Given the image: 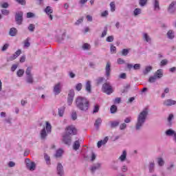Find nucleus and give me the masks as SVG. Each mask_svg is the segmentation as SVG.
<instances>
[{
    "label": "nucleus",
    "instance_id": "f257e3e1",
    "mask_svg": "<svg viewBox=\"0 0 176 176\" xmlns=\"http://www.w3.org/2000/svg\"><path fill=\"white\" fill-rule=\"evenodd\" d=\"M149 115V110L147 108L144 109L138 116V119L135 125L136 131H140L146 122V118Z\"/></svg>",
    "mask_w": 176,
    "mask_h": 176
},
{
    "label": "nucleus",
    "instance_id": "f03ea898",
    "mask_svg": "<svg viewBox=\"0 0 176 176\" xmlns=\"http://www.w3.org/2000/svg\"><path fill=\"white\" fill-rule=\"evenodd\" d=\"M76 107L82 112H87L90 107V102L85 97L78 96L75 100Z\"/></svg>",
    "mask_w": 176,
    "mask_h": 176
},
{
    "label": "nucleus",
    "instance_id": "7ed1b4c3",
    "mask_svg": "<svg viewBox=\"0 0 176 176\" xmlns=\"http://www.w3.org/2000/svg\"><path fill=\"white\" fill-rule=\"evenodd\" d=\"M50 133H52V124L49 122H46L45 127L44 126L40 132L41 140H46L47 134H50Z\"/></svg>",
    "mask_w": 176,
    "mask_h": 176
},
{
    "label": "nucleus",
    "instance_id": "20e7f679",
    "mask_svg": "<svg viewBox=\"0 0 176 176\" xmlns=\"http://www.w3.org/2000/svg\"><path fill=\"white\" fill-rule=\"evenodd\" d=\"M102 91L108 96H109V94H112V93H113V88H112L111 82H107L104 83L102 86Z\"/></svg>",
    "mask_w": 176,
    "mask_h": 176
},
{
    "label": "nucleus",
    "instance_id": "39448f33",
    "mask_svg": "<svg viewBox=\"0 0 176 176\" xmlns=\"http://www.w3.org/2000/svg\"><path fill=\"white\" fill-rule=\"evenodd\" d=\"M32 67H28L26 69L25 74H26V82L29 83V85H32L34 83V76L32 73Z\"/></svg>",
    "mask_w": 176,
    "mask_h": 176
},
{
    "label": "nucleus",
    "instance_id": "423d86ee",
    "mask_svg": "<svg viewBox=\"0 0 176 176\" xmlns=\"http://www.w3.org/2000/svg\"><path fill=\"white\" fill-rule=\"evenodd\" d=\"M25 164L28 170H30V171H35V168H36V164L35 162H31V160L26 158Z\"/></svg>",
    "mask_w": 176,
    "mask_h": 176
},
{
    "label": "nucleus",
    "instance_id": "0eeeda50",
    "mask_svg": "<svg viewBox=\"0 0 176 176\" xmlns=\"http://www.w3.org/2000/svg\"><path fill=\"white\" fill-rule=\"evenodd\" d=\"M23 14H24V12H23L21 11L16 12L15 14V21H16L17 25H21V24H23Z\"/></svg>",
    "mask_w": 176,
    "mask_h": 176
},
{
    "label": "nucleus",
    "instance_id": "6e6552de",
    "mask_svg": "<svg viewBox=\"0 0 176 176\" xmlns=\"http://www.w3.org/2000/svg\"><path fill=\"white\" fill-rule=\"evenodd\" d=\"M74 97H75V90H74V89H71L69 91V93L67 95L68 105H72V102H74Z\"/></svg>",
    "mask_w": 176,
    "mask_h": 176
},
{
    "label": "nucleus",
    "instance_id": "1a4fd4ad",
    "mask_svg": "<svg viewBox=\"0 0 176 176\" xmlns=\"http://www.w3.org/2000/svg\"><path fill=\"white\" fill-rule=\"evenodd\" d=\"M76 133H78V131L76 130V128L74 126H69L66 128V133L67 135H76Z\"/></svg>",
    "mask_w": 176,
    "mask_h": 176
},
{
    "label": "nucleus",
    "instance_id": "9d476101",
    "mask_svg": "<svg viewBox=\"0 0 176 176\" xmlns=\"http://www.w3.org/2000/svg\"><path fill=\"white\" fill-rule=\"evenodd\" d=\"M175 1H172L168 8H167V11L168 13H169V14H175V12H176V8H175Z\"/></svg>",
    "mask_w": 176,
    "mask_h": 176
},
{
    "label": "nucleus",
    "instance_id": "9b49d317",
    "mask_svg": "<svg viewBox=\"0 0 176 176\" xmlns=\"http://www.w3.org/2000/svg\"><path fill=\"white\" fill-rule=\"evenodd\" d=\"M56 174L58 176H64V166L61 163H58L56 166Z\"/></svg>",
    "mask_w": 176,
    "mask_h": 176
},
{
    "label": "nucleus",
    "instance_id": "f8f14e48",
    "mask_svg": "<svg viewBox=\"0 0 176 176\" xmlns=\"http://www.w3.org/2000/svg\"><path fill=\"white\" fill-rule=\"evenodd\" d=\"M53 91L55 96H58L61 93V82H58L54 85Z\"/></svg>",
    "mask_w": 176,
    "mask_h": 176
},
{
    "label": "nucleus",
    "instance_id": "ddd939ff",
    "mask_svg": "<svg viewBox=\"0 0 176 176\" xmlns=\"http://www.w3.org/2000/svg\"><path fill=\"white\" fill-rule=\"evenodd\" d=\"M163 105L164 107H173V105H176V101L173 99H168L163 102Z\"/></svg>",
    "mask_w": 176,
    "mask_h": 176
},
{
    "label": "nucleus",
    "instance_id": "4468645a",
    "mask_svg": "<svg viewBox=\"0 0 176 176\" xmlns=\"http://www.w3.org/2000/svg\"><path fill=\"white\" fill-rule=\"evenodd\" d=\"M101 168V164L97 163L92 165V166L90 168V171L91 174H94L97 170H100Z\"/></svg>",
    "mask_w": 176,
    "mask_h": 176
},
{
    "label": "nucleus",
    "instance_id": "2eb2a0df",
    "mask_svg": "<svg viewBox=\"0 0 176 176\" xmlns=\"http://www.w3.org/2000/svg\"><path fill=\"white\" fill-rule=\"evenodd\" d=\"M64 144H65V145H71V142H72V139H71V136L68 134H65V135H63V140Z\"/></svg>",
    "mask_w": 176,
    "mask_h": 176
},
{
    "label": "nucleus",
    "instance_id": "dca6fc26",
    "mask_svg": "<svg viewBox=\"0 0 176 176\" xmlns=\"http://www.w3.org/2000/svg\"><path fill=\"white\" fill-rule=\"evenodd\" d=\"M127 68L128 69H131V68H133V69L135 70L141 69V64L136 63L134 65H133L132 64L128 63Z\"/></svg>",
    "mask_w": 176,
    "mask_h": 176
},
{
    "label": "nucleus",
    "instance_id": "f3484780",
    "mask_svg": "<svg viewBox=\"0 0 176 176\" xmlns=\"http://www.w3.org/2000/svg\"><path fill=\"white\" fill-rule=\"evenodd\" d=\"M154 76L157 79H162V78H163V69H160L157 70L155 72Z\"/></svg>",
    "mask_w": 176,
    "mask_h": 176
},
{
    "label": "nucleus",
    "instance_id": "a211bd4d",
    "mask_svg": "<svg viewBox=\"0 0 176 176\" xmlns=\"http://www.w3.org/2000/svg\"><path fill=\"white\" fill-rule=\"evenodd\" d=\"M108 140H109V138L106 136L104 140L98 141L97 144L98 148L102 146V145H105V144L108 142Z\"/></svg>",
    "mask_w": 176,
    "mask_h": 176
},
{
    "label": "nucleus",
    "instance_id": "6ab92c4d",
    "mask_svg": "<svg viewBox=\"0 0 176 176\" xmlns=\"http://www.w3.org/2000/svg\"><path fill=\"white\" fill-rule=\"evenodd\" d=\"M165 134L167 137H173L174 138L175 136L176 132H175V131H174L171 129H169L165 131Z\"/></svg>",
    "mask_w": 176,
    "mask_h": 176
},
{
    "label": "nucleus",
    "instance_id": "aec40b11",
    "mask_svg": "<svg viewBox=\"0 0 176 176\" xmlns=\"http://www.w3.org/2000/svg\"><path fill=\"white\" fill-rule=\"evenodd\" d=\"M85 90L89 94L91 93V81H87V82L85 83Z\"/></svg>",
    "mask_w": 176,
    "mask_h": 176
},
{
    "label": "nucleus",
    "instance_id": "412c9836",
    "mask_svg": "<svg viewBox=\"0 0 176 176\" xmlns=\"http://www.w3.org/2000/svg\"><path fill=\"white\" fill-rule=\"evenodd\" d=\"M127 157V151L126 150H124L122 151V155L119 157L118 160H120V162H125L126 159Z\"/></svg>",
    "mask_w": 176,
    "mask_h": 176
},
{
    "label": "nucleus",
    "instance_id": "4be33fe9",
    "mask_svg": "<svg viewBox=\"0 0 176 176\" xmlns=\"http://www.w3.org/2000/svg\"><path fill=\"white\" fill-rule=\"evenodd\" d=\"M106 76L111 75V63L107 62L105 67Z\"/></svg>",
    "mask_w": 176,
    "mask_h": 176
},
{
    "label": "nucleus",
    "instance_id": "5701e85b",
    "mask_svg": "<svg viewBox=\"0 0 176 176\" xmlns=\"http://www.w3.org/2000/svg\"><path fill=\"white\" fill-rule=\"evenodd\" d=\"M120 124V122L119 120L111 121L110 122V127L111 129H116L118 126Z\"/></svg>",
    "mask_w": 176,
    "mask_h": 176
},
{
    "label": "nucleus",
    "instance_id": "b1692460",
    "mask_svg": "<svg viewBox=\"0 0 176 176\" xmlns=\"http://www.w3.org/2000/svg\"><path fill=\"white\" fill-rule=\"evenodd\" d=\"M102 123V120H101V118H98L96 120L94 126L97 130L100 129V126H101V124Z\"/></svg>",
    "mask_w": 176,
    "mask_h": 176
},
{
    "label": "nucleus",
    "instance_id": "393cba45",
    "mask_svg": "<svg viewBox=\"0 0 176 176\" xmlns=\"http://www.w3.org/2000/svg\"><path fill=\"white\" fill-rule=\"evenodd\" d=\"M9 35L10 36H16L17 35V29L16 28H11L10 29Z\"/></svg>",
    "mask_w": 176,
    "mask_h": 176
},
{
    "label": "nucleus",
    "instance_id": "a878e982",
    "mask_svg": "<svg viewBox=\"0 0 176 176\" xmlns=\"http://www.w3.org/2000/svg\"><path fill=\"white\" fill-rule=\"evenodd\" d=\"M44 160L46 162L47 166H50L52 164V162L50 161V156L47 155V153H44Z\"/></svg>",
    "mask_w": 176,
    "mask_h": 176
},
{
    "label": "nucleus",
    "instance_id": "bb28decb",
    "mask_svg": "<svg viewBox=\"0 0 176 176\" xmlns=\"http://www.w3.org/2000/svg\"><path fill=\"white\" fill-rule=\"evenodd\" d=\"M143 41L144 42L149 43L152 41V38H151V36L147 34V33H143V37H142Z\"/></svg>",
    "mask_w": 176,
    "mask_h": 176
},
{
    "label": "nucleus",
    "instance_id": "cd10ccee",
    "mask_svg": "<svg viewBox=\"0 0 176 176\" xmlns=\"http://www.w3.org/2000/svg\"><path fill=\"white\" fill-rule=\"evenodd\" d=\"M79 148H80V142H79V140H76L73 144V149L74 151H78Z\"/></svg>",
    "mask_w": 176,
    "mask_h": 176
},
{
    "label": "nucleus",
    "instance_id": "c85d7f7f",
    "mask_svg": "<svg viewBox=\"0 0 176 176\" xmlns=\"http://www.w3.org/2000/svg\"><path fill=\"white\" fill-rule=\"evenodd\" d=\"M152 69H153V67H152V66H146L145 69L143 70L144 75H148V74H149V72H151Z\"/></svg>",
    "mask_w": 176,
    "mask_h": 176
},
{
    "label": "nucleus",
    "instance_id": "c756f323",
    "mask_svg": "<svg viewBox=\"0 0 176 176\" xmlns=\"http://www.w3.org/2000/svg\"><path fill=\"white\" fill-rule=\"evenodd\" d=\"M44 12H45L46 14L49 16V14H52V13H53V9H52V7L48 6L45 8Z\"/></svg>",
    "mask_w": 176,
    "mask_h": 176
},
{
    "label": "nucleus",
    "instance_id": "7c9ffc66",
    "mask_svg": "<svg viewBox=\"0 0 176 176\" xmlns=\"http://www.w3.org/2000/svg\"><path fill=\"white\" fill-rule=\"evenodd\" d=\"M64 36H65V32H64L61 36H56V41L58 43H63V41H64Z\"/></svg>",
    "mask_w": 176,
    "mask_h": 176
},
{
    "label": "nucleus",
    "instance_id": "2f4dec72",
    "mask_svg": "<svg viewBox=\"0 0 176 176\" xmlns=\"http://www.w3.org/2000/svg\"><path fill=\"white\" fill-rule=\"evenodd\" d=\"M167 36L168 38V39H174L175 35H174V31L173 30H169L167 32Z\"/></svg>",
    "mask_w": 176,
    "mask_h": 176
},
{
    "label": "nucleus",
    "instance_id": "473e14b6",
    "mask_svg": "<svg viewBox=\"0 0 176 176\" xmlns=\"http://www.w3.org/2000/svg\"><path fill=\"white\" fill-rule=\"evenodd\" d=\"M111 113H116L118 112V107L115 104H113L110 108Z\"/></svg>",
    "mask_w": 176,
    "mask_h": 176
},
{
    "label": "nucleus",
    "instance_id": "72a5a7b5",
    "mask_svg": "<svg viewBox=\"0 0 176 176\" xmlns=\"http://www.w3.org/2000/svg\"><path fill=\"white\" fill-rule=\"evenodd\" d=\"M54 156L55 157H61V156H63V149L59 148L57 150Z\"/></svg>",
    "mask_w": 176,
    "mask_h": 176
},
{
    "label": "nucleus",
    "instance_id": "f704fd0d",
    "mask_svg": "<svg viewBox=\"0 0 176 176\" xmlns=\"http://www.w3.org/2000/svg\"><path fill=\"white\" fill-rule=\"evenodd\" d=\"M110 52L111 54H116V47H115V45H113V44L110 45Z\"/></svg>",
    "mask_w": 176,
    "mask_h": 176
},
{
    "label": "nucleus",
    "instance_id": "c9c22d12",
    "mask_svg": "<svg viewBox=\"0 0 176 176\" xmlns=\"http://www.w3.org/2000/svg\"><path fill=\"white\" fill-rule=\"evenodd\" d=\"M148 168H149L150 173H153V170H155V162H150Z\"/></svg>",
    "mask_w": 176,
    "mask_h": 176
},
{
    "label": "nucleus",
    "instance_id": "e433bc0d",
    "mask_svg": "<svg viewBox=\"0 0 176 176\" xmlns=\"http://www.w3.org/2000/svg\"><path fill=\"white\" fill-rule=\"evenodd\" d=\"M157 163L160 167L164 166V160L162 157L157 158Z\"/></svg>",
    "mask_w": 176,
    "mask_h": 176
},
{
    "label": "nucleus",
    "instance_id": "4c0bfd02",
    "mask_svg": "<svg viewBox=\"0 0 176 176\" xmlns=\"http://www.w3.org/2000/svg\"><path fill=\"white\" fill-rule=\"evenodd\" d=\"M65 111V107H60V109H58V115H59V116H60V118L64 116V111Z\"/></svg>",
    "mask_w": 176,
    "mask_h": 176
},
{
    "label": "nucleus",
    "instance_id": "58836bf2",
    "mask_svg": "<svg viewBox=\"0 0 176 176\" xmlns=\"http://www.w3.org/2000/svg\"><path fill=\"white\" fill-rule=\"evenodd\" d=\"M104 80H105V78L104 77H99L96 79V83L98 86V85H101V83H102V82H104Z\"/></svg>",
    "mask_w": 176,
    "mask_h": 176
},
{
    "label": "nucleus",
    "instance_id": "ea45409f",
    "mask_svg": "<svg viewBox=\"0 0 176 176\" xmlns=\"http://www.w3.org/2000/svg\"><path fill=\"white\" fill-rule=\"evenodd\" d=\"M110 8H111V12H115L116 9V6L115 5V1H112L110 3Z\"/></svg>",
    "mask_w": 176,
    "mask_h": 176
},
{
    "label": "nucleus",
    "instance_id": "a19ab883",
    "mask_svg": "<svg viewBox=\"0 0 176 176\" xmlns=\"http://www.w3.org/2000/svg\"><path fill=\"white\" fill-rule=\"evenodd\" d=\"M174 119V115L173 114H170L168 118V122L169 123V126H171L173 124L172 120Z\"/></svg>",
    "mask_w": 176,
    "mask_h": 176
},
{
    "label": "nucleus",
    "instance_id": "79ce46f5",
    "mask_svg": "<svg viewBox=\"0 0 176 176\" xmlns=\"http://www.w3.org/2000/svg\"><path fill=\"white\" fill-rule=\"evenodd\" d=\"M16 75L17 76H19V78H21V76H23V75H24V69H20L17 71L16 72Z\"/></svg>",
    "mask_w": 176,
    "mask_h": 176
},
{
    "label": "nucleus",
    "instance_id": "37998d69",
    "mask_svg": "<svg viewBox=\"0 0 176 176\" xmlns=\"http://www.w3.org/2000/svg\"><path fill=\"white\" fill-rule=\"evenodd\" d=\"M157 79V78L153 75V76L149 77L148 82H149V83H155V82H156Z\"/></svg>",
    "mask_w": 176,
    "mask_h": 176
},
{
    "label": "nucleus",
    "instance_id": "c03bdc74",
    "mask_svg": "<svg viewBox=\"0 0 176 176\" xmlns=\"http://www.w3.org/2000/svg\"><path fill=\"white\" fill-rule=\"evenodd\" d=\"M82 87H83V85L80 82L76 85L75 89L77 91H80V90H82Z\"/></svg>",
    "mask_w": 176,
    "mask_h": 176
},
{
    "label": "nucleus",
    "instance_id": "a18cd8bd",
    "mask_svg": "<svg viewBox=\"0 0 176 176\" xmlns=\"http://www.w3.org/2000/svg\"><path fill=\"white\" fill-rule=\"evenodd\" d=\"M28 30L30 31V32H34L35 31V25L31 23L29 25Z\"/></svg>",
    "mask_w": 176,
    "mask_h": 176
},
{
    "label": "nucleus",
    "instance_id": "49530a36",
    "mask_svg": "<svg viewBox=\"0 0 176 176\" xmlns=\"http://www.w3.org/2000/svg\"><path fill=\"white\" fill-rule=\"evenodd\" d=\"M168 64V60L167 59H163L160 63V67H164V65H167Z\"/></svg>",
    "mask_w": 176,
    "mask_h": 176
},
{
    "label": "nucleus",
    "instance_id": "de8ad7c7",
    "mask_svg": "<svg viewBox=\"0 0 176 176\" xmlns=\"http://www.w3.org/2000/svg\"><path fill=\"white\" fill-rule=\"evenodd\" d=\"M108 32V27L105 26L104 28V30L102 33L101 38H104V36H107V33Z\"/></svg>",
    "mask_w": 176,
    "mask_h": 176
},
{
    "label": "nucleus",
    "instance_id": "09e8293b",
    "mask_svg": "<svg viewBox=\"0 0 176 176\" xmlns=\"http://www.w3.org/2000/svg\"><path fill=\"white\" fill-rule=\"evenodd\" d=\"M72 120H76L78 119V114H76V111H73L72 113Z\"/></svg>",
    "mask_w": 176,
    "mask_h": 176
},
{
    "label": "nucleus",
    "instance_id": "8fccbe9b",
    "mask_svg": "<svg viewBox=\"0 0 176 176\" xmlns=\"http://www.w3.org/2000/svg\"><path fill=\"white\" fill-rule=\"evenodd\" d=\"M134 16H138V14H141V9L135 8L133 11Z\"/></svg>",
    "mask_w": 176,
    "mask_h": 176
},
{
    "label": "nucleus",
    "instance_id": "3c124183",
    "mask_svg": "<svg viewBox=\"0 0 176 176\" xmlns=\"http://www.w3.org/2000/svg\"><path fill=\"white\" fill-rule=\"evenodd\" d=\"M154 8H155V10L157 9V10H160V6L159 5V1L155 0Z\"/></svg>",
    "mask_w": 176,
    "mask_h": 176
},
{
    "label": "nucleus",
    "instance_id": "603ef678",
    "mask_svg": "<svg viewBox=\"0 0 176 176\" xmlns=\"http://www.w3.org/2000/svg\"><path fill=\"white\" fill-rule=\"evenodd\" d=\"M129 52H130V51H129V49H123V50L121 51L122 56H127V54H129Z\"/></svg>",
    "mask_w": 176,
    "mask_h": 176
},
{
    "label": "nucleus",
    "instance_id": "864d4df0",
    "mask_svg": "<svg viewBox=\"0 0 176 176\" xmlns=\"http://www.w3.org/2000/svg\"><path fill=\"white\" fill-rule=\"evenodd\" d=\"M100 111V105L96 104L94 107L93 113H97Z\"/></svg>",
    "mask_w": 176,
    "mask_h": 176
},
{
    "label": "nucleus",
    "instance_id": "5fc2aeb1",
    "mask_svg": "<svg viewBox=\"0 0 176 176\" xmlns=\"http://www.w3.org/2000/svg\"><path fill=\"white\" fill-rule=\"evenodd\" d=\"M17 3H19V5H22L23 6H25L26 5L27 1L25 0H15Z\"/></svg>",
    "mask_w": 176,
    "mask_h": 176
},
{
    "label": "nucleus",
    "instance_id": "6e6d98bb",
    "mask_svg": "<svg viewBox=\"0 0 176 176\" xmlns=\"http://www.w3.org/2000/svg\"><path fill=\"white\" fill-rule=\"evenodd\" d=\"M146 2H148V0H140L139 5L142 7L144 6L145 5H146Z\"/></svg>",
    "mask_w": 176,
    "mask_h": 176
},
{
    "label": "nucleus",
    "instance_id": "4d7b16f0",
    "mask_svg": "<svg viewBox=\"0 0 176 176\" xmlns=\"http://www.w3.org/2000/svg\"><path fill=\"white\" fill-rule=\"evenodd\" d=\"M126 129H127V124L125 122L120 125V130H126Z\"/></svg>",
    "mask_w": 176,
    "mask_h": 176
},
{
    "label": "nucleus",
    "instance_id": "13d9d810",
    "mask_svg": "<svg viewBox=\"0 0 176 176\" xmlns=\"http://www.w3.org/2000/svg\"><path fill=\"white\" fill-rule=\"evenodd\" d=\"M30 46H31V43H30L29 39L27 38V39L25 41L24 47H30Z\"/></svg>",
    "mask_w": 176,
    "mask_h": 176
},
{
    "label": "nucleus",
    "instance_id": "bf43d9fd",
    "mask_svg": "<svg viewBox=\"0 0 176 176\" xmlns=\"http://www.w3.org/2000/svg\"><path fill=\"white\" fill-rule=\"evenodd\" d=\"M1 13L4 16H8L9 13H10V12L9 11V10H1Z\"/></svg>",
    "mask_w": 176,
    "mask_h": 176
},
{
    "label": "nucleus",
    "instance_id": "052dcab7",
    "mask_svg": "<svg viewBox=\"0 0 176 176\" xmlns=\"http://www.w3.org/2000/svg\"><path fill=\"white\" fill-rule=\"evenodd\" d=\"M129 89H130V85H126L123 89L122 93H127V91H129Z\"/></svg>",
    "mask_w": 176,
    "mask_h": 176
},
{
    "label": "nucleus",
    "instance_id": "680f3d73",
    "mask_svg": "<svg viewBox=\"0 0 176 176\" xmlns=\"http://www.w3.org/2000/svg\"><path fill=\"white\" fill-rule=\"evenodd\" d=\"M9 47V44L6 43L1 48L2 52H6L8 50V48Z\"/></svg>",
    "mask_w": 176,
    "mask_h": 176
},
{
    "label": "nucleus",
    "instance_id": "e2e57ef3",
    "mask_svg": "<svg viewBox=\"0 0 176 176\" xmlns=\"http://www.w3.org/2000/svg\"><path fill=\"white\" fill-rule=\"evenodd\" d=\"M32 17H35V14L32 12H28L27 13V19H31Z\"/></svg>",
    "mask_w": 176,
    "mask_h": 176
},
{
    "label": "nucleus",
    "instance_id": "0e129e2a",
    "mask_svg": "<svg viewBox=\"0 0 176 176\" xmlns=\"http://www.w3.org/2000/svg\"><path fill=\"white\" fill-rule=\"evenodd\" d=\"M114 38H113V36H109L107 39H106V41L107 42H109V43H111L113 41Z\"/></svg>",
    "mask_w": 176,
    "mask_h": 176
},
{
    "label": "nucleus",
    "instance_id": "69168bd1",
    "mask_svg": "<svg viewBox=\"0 0 176 176\" xmlns=\"http://www.w3.org/2000/svg\"><path fill=\"white\" fill-rule=\"evenodd\" d=\"M124 123H131V117L126 118L124 120Z\"/></svg>",
    "mask_w": 176,
    "mask_h": 176
},
{
    "label": "nucleus",
    "instance_id": "338daca9",
    "mask_svg": "<svg viewBox=\"0 0 176 176\" xmlns=\"http://www.w3.org/2000/svg\"><path fill=\"white\" fill-rule=\"evenodd\" d=\"M108 14H109L108 10H105L101 13V17H107Z\"/></svg>",
    "mask_w": 176,
    "mask_h": 176
},
{
    "label": "nucleus",
    "instance_id": "774afa93",
    "mask_svg": "<svg viewBox=\"0 0 176 176\" xmlns=\"http://www.w3.org/2000/svg\"><path fill=\"white\" fill-rule=\"evenodd\" d=\"M14 166H16V163L13 161H10L8 163V167H14Z\"/></svg>",
    "mask_w": 176,
    "mask_h": 176
}]
</instances>
